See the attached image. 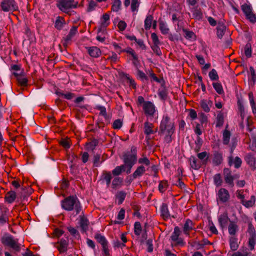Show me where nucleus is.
Returning a JSON list of instances; mask_svg holds the SVG:
<instances>
[{"instance_id": "1", "label": "nucleus", "mask_w": 256, "mask_h": 256, "mask_svg": "<svg viewBox=\"0 0 256 256\" xmlns=\"http://www.w3.org/2000/svg\"><path fill=\"white\" fill-rule=\"evenodd\" d=\"M174 131V122L167 115H164L160 126V134L165 135V141L169 143L172 141V136Z\"/></svg>"}, {"instance_id": "2", "label": "nucleus", "mask_w": 256, "mask_h": 256, "mask_svg": "<svg viewBox=\"0 0 256 256\" xmlns=\"http://www.w3.org/2000/svg\"><path fill=\"white\" fill-rule=\"evenodd\" d=\"M60 204L62 209L66 211L74 210L76 215L79 214L82 209L78 198L74 196L66 197L61 201Z\"/></svg>"}, {"instance_id": "3", "label": "nucleus", "mask_w": 256, "mask_h": 256, "mask_svg": "<svg viewBox=\"0 0 256 256\" xmlns=\"http://www.w3.org/2000/svg\"><path fill=\"white\" fill-rule=\"evenodd\" d=\"M124 165H126V173L128 174L131 172L132 166L135 164L137 160L136 148L135 147H132L131 148V153H126L124 155Z\"/></svg>"}, {"instance_id": "4", "label": "nucleus", "mask_w": 256, "mask_h": 256, "mask_svg": "<svg viewBox=\"0 0 256 256\" xmlns=\"http://www.w3.org/2000/svg\"><path fill=\"white\" fill-rule=\"evenodd\" d=\"M78 4V2L74 0H59L56 6L62 12L68 14L70 10L76 8Z\"/></svg>"}, {"instance_id": "5", "label": "nucleus", "mask_w": 256, "mask_h": 256, "mask_svg": "<svg viewBox=\"0 0 256 256\" xmlns=\"http://www.w3.org/2000/svg\"><path fill=\"white\" fill-rule=\"evenodd\" d=\"M2 242L5 246H8L19 252L20 250V244L18 242V240L14 238L13 236L8 234L2 238Z\"/></svg>"}, {"instance_id": "6", "label": "nucleus", "mask_w": 256, "mask_h": 256, "mask_svg": "<svg viewBox=\"0 0 256 256\" xmlns=\"http://www.w3.org/2000/svg\"><path fill=\"white\" fill-rule=\"evenodd\" d=\"M18 6L15 0H0V10L12 12L18 10Z\"/></svg>"}, {"instance_id": "7", "label": "nucleus", "mask_w": 256, "mask_h": 256, "mask_svg": "<svg viewBox=\"0 0 256 256\" xmlns=\"http://www.w3.org/2000/svg\"><path fill=\"white\" fill-rule=\"evenodd\" d=\"M241 9L246 19L252 23L256 22V15L252 12V8L250 4H244L241 6Z\"/></svg>"}, {"instance_id": "8", "label": "nucleus", "mask_w": 256, "mask_h": 256, "mask_svg": "<svg viewBox=\"0 0 256 256\" xmlns=\"http://www.w3.org/2000/svg\"><path fill=\"white\" fill-rule=\"evenodd\" d=\"M230 198L228 191L224 188H220L216 193V200L218 202L225 203Z\"/></svg>"}, {"instance_id": "9", "label": "nucleus", "mask_w": 256, "mask_h": 256, "mask_svg": "<svg viewBox=\"0 0 256 256\" xmlns=\"http://www.w3.org/2000/svg\"><path fill=\"white\" fill-rule=\"evenodd\" d=\"M142 106L144 112L147 116H153L156 112L154 104L150 101H146Z\"/></svg>"}, {"instance_id": "10", "label": "nucleus", "mask_w": 256, "mask_h": 256, "mask_svg": "<svg viewBox=\"0 0 256 256\" xmlns=\"http://www.w3.org/2000/svg\"><path fill=\"white\" fill-rule=\"evenodd\" d=\"M224 181L230 186L233 187L234 186V177L232 174L231 171L228 168L224 170Z\"/></svg>"}, {"instance_id": "11", "label": "nucleus", "mask_w": 256, "mask_h": 256, "mask_svg": "<svg viewBox=\"0 0 256 256\" xmlns=\"http://www.w3.org/2000/svg\"><path fill=\"white\" fill-rule=\"evenodd\" d=\"M110 20V16L105 14L102 15L101 19V23L100 28L98 29V32L104 34L105 32V28L109 24L108 22Z\"/></svg>"}, {"instance_id": "12", "label": "nucleus", "mask_w": 256, "mask_h": 256, "mask_svg": "<svg viewBox=\"0 0 256 256\" xmlns=\"http://www.w3.org/2000/svg\"><path fill=\"white\" fill-rule=\"evenodd\" d=\"M239 230V228L236 222L230 220L228 226V232L231 236H235Z\"/></svg>"}, {"instance_id": "13", "label": "nucleus", "mask_w": 256, "mask_h": 256, "mask_svg": "<svg viewBox=\"0 0 256 256\" xmlns=\"http://www.w3.org/2000/svg\"><path fill=\"white\" fill-rule=\"evenodd\" d=\"M88 54L93 58H98L102 54L101 50L96 46H90L86 48Z\"/></svg>"}, {"instance_id": "14", "label": "nucleus", "mask_w": 256, "mask_h": 256, "mask_svg": "<svg viewBox=\"0 0 256 256\" xmlns=\"http://www.w3.org/2000/svg\"><path fill=\"white\" fill-rule=\"evenodd\" d=\"M96 108L98 110L100 111V114L102 116L104 119H105V122L104 124H108L110 122V118L108 115L106 108L104 106H100V105H97L96 106Z\"/></svg>"}, {"instance_id": "15", "label": "nucleus", "mask_w": 256, "mask_h": 256, "mask_svg": "<svg viewBox=\"0 0 256 256\" xmlns=\"http://www.w3.org/2000/svg\"><path fill=\"white\" fill-rule=\"evenodd\" d=\"M242 160L238 156L233 158L232 156L228 157V164L230 166L234 165L236 168H239L242 164Z\"/></svg>"}, {"instance_id": "16", "label": "nucleus", "mask_w": 256, "mask_h": 256, "mask_svg": "<svg viewBox=\"0 0 256 256\" xmlns=\"http://www.w3.org/2000/svg\"><path fill=\"white\" fill-rule=\"evenodd\" d=\"M112 178V176L110 172L105 171L103 172L100 176V180L102 182H106L108 187L110 184Z\"/></svg>"}, {"instance_id": "17", "label": "nucleus", "mask_w": 256, "mask_h": 256, "mask_svg": "<svg viewBox=\"0 0 256 256\" xmlns=\"http://www.w3.org/2000/svg\"><path fill=\"white\" fill-rule=\"evenodd\" d=\"M68 244V238H62L59 242L58 250L61 252H65L67 250Z\"/></svg>"}, {"instance_id": "18", "label": "nucleus", "mask_w": 256, "mask_h": 256, "mask_svg": "<svg viewBox=\"0 0 256 256\" xmlns=\"http://www.w3.org/2000/svg\"><path fill=\"white\" fill-rule=\"evenodd\" d=\"M200 106L202 110L206 112L210 111V108L212 105V102L210 100H202L200 102Z\"/></svg>"}, {"instance_id": "19", "label": "nucleus", "mask_w": 256, "mask_h": 256, "mask_svg": "<svg viewBox=\"0 0 256 256\" xmlns=\"http://www.w3.org/2000/svg\"><path fill=\"white\" fill-rule=\"evenodd\" d=\"M77 32V27L76 26H72L68 34L64 38V44H67L68 42L71 40L72 38L76 35Z\"/></svg>"}, {"instance_id": "20", "label": "nucleus", "mask_w": 256, "mask_h": 256, "mask_svg": "<svg viewBox=\"0 0 256 256\" xmlns=\"http://www.w3.org/2000/svg\"><path fill=\"white\" fill-rule=\"evenodd\" d=\"M223 160L222 154L221 152L215 151L214 153V158L212 160L213 163L218 166L220 164Z\"/></svg>"}, {"instance_id": "21", "label": "nucleus", "mask_w": 256, "mask_h": 256, "mask_svg": "<svg viewBox=\"0 0 256 256\" xmlns=\"http://www.w3.org/2000/svg\"><path fill=\"white\" fill-rule=\"evenodd\" d=\"M161 216L164 219H168L170 217V214L168 206L166 204H162L160 206Z\"/></svg>"}, {"instance_id": "22", "label": "nucleus", "mask_w": 256, "mask_h": 256, "mask_svg": "<svg viewBox=\"0 0 256 256\" xmlns=\"http://www.w3.org/2000/svg\"><path fill=\"white\" fill-rule=\"evenodd\" d=\"M66 24V22L63 18L58 16L54 22V27L58 30H61Z\"/></svg>"}, {"instance_id": "23", "label": "nucleus", "mask_w": 256, "mask_h": 256, "mask_svg": "<svg viewBox=\"0 0 256 256\" xmlns=\"http://www.w3.org/2000/svg\"><path fill=\"white\" fill-rule=\"evenodd\" d=\"M189 161L191 167L194 170H198L200 168V163L194 156H191L189 158Z\"/></svg>"}, {"instance_id": "24", "label": "nucleus", "mask_w": 256, "mask_h": 256, "mask_svg": "<svg viewBox=\"0 0 256 256\" xmlns=\"http://www.w3.org/2000/svg\"><path fill=\"white\" fill-rule=\"evenodd\" d=\"M126 165H120V166H116L112 170V174L114 176H118L120 175L122 172L126 170Z\"/></svg>"}, {"instance_id": "25", "label": "nucleus", "mask_w": 256, "mask_h": 256, "mask_svg": "<svg viewBox=\"0 0 256 256\" xmlns=\"http://www.w3.org/2000/svg\"><path fill=\"white\" fill-rule=\"evenodd\" d=\"M145 172V168L143 166H140L137 168L136 170L133 173L132 177L134 178H137L140 177L143 175Z\"/></svg>"}, {"instance_id": "26", "label": "nucleus", "mask_w": 256, "mask_h": 256, "mask_svg": "<svg viewBox=\"0 0 256 256\" xmlns=\"http://www.w3.org/2000/svg\"><path fill=\"white\" fill-rule=\"evenodd\" d=\"M226 27L224 24L221 23H218V26H217L216 34L217 36L219 38H222L224 34V32Z\"/></svg>"}, {"instance_id": "27", "label": "nucleus", "mask_w": 256, "mask_h": 256, "mask_svg": "<svg viewBox=\"0 0 256 256\" xmlns=\"http://www.w3.org/2000/svg\"><path fill=\"white\" fill-rule=\"evenodd\" d=\"M224 122V115L221 112L219 111L216 118V127L222 126Z\"/></svg>"}, {"instance_id": "28", "label": "nucleus", "mask_w": 256, "mask_h": 256, "mask_svg": "<svg viewBox=\"0 0 256 256\" xmlns=\"http://www.w3.org/2000/svg\"><path fill=\"white\" fill-rule=\"evenodd\" d=\"M80 224L82 228V230L83 232H86L88 230L89 222L86 218L84 217L81 218L80 221Z\"/></svg>"}, {"instance_id": "29", "label": "nucleus", "mask_w": 256, "mask_h": 256, "mask_svg": "<svg viewBox=\"0 0 256 256\" xmlns=\"http://www.w3.org/2000/svg\"><path fill=\"white\" fill-rule=\"evenodd\" d=\"M238 239L235 236H230V246L232 250H236L238 248Z\"/></svg>"}, {"instance_id": "30", "label": "nucleus", "mask_w": 256, "mask_h": 256, "mask_svg": "<svg viewBox=\"0 0 256 256\" xmlns=\"http://www.w3.org/2000/svg\"><path fill=\"white\" fill-rule=\"evenodd\" d=\"M16 198V194L14 191H10L8 192L6 196V200L9 203L13 202Z\"/></svg>"}, {"instance_id": "31", "label": "nucleus", "mask_w": 256, "mask_h": 256, "mask_svg": "<svg viewBox=\"0 0 256 256\" xmlns=\"http://www.w3.org/2000/svg\"><path fill=\"white\" fill-rule=\"evenodd\" d=\"M245 160L248 164L250 166L254 167L256 164V158L253 155L250 154H247L245 157Z\"/></svg>"}, {"instance_id": "32", "label": "nucleus", "mask_w": 256, "mask_h": 256, "mask_svg": "<svg viewBox=\"0 0 256 256\" xmlns=\"http://www.w3.org/2000/svg\"><path fill=\"white\" fill-rule=\"evenodd\" d=\"M152 124L148 122H146L144 124V132L146 135H150L154 134V132L152 130Z\"/></svg>"}, {"instance_id": "33", "label": "nucleus", "mask_w": 256, "mask_h": 256, "mask_svg": "<svg viewBox=\"0 0 256 256\" xmlns=\"http://www.w3.org/2000/svg\"><path fill=\"white\" fill-rule=\"evenodd\" d=\"M123 178L120 177H115L112 181V186L113 188H116L122 186Z\"/></svg>"}, {"instance_id": "34", "label": "nucleus", "mask_w": 256, "mask_h": 256, "mask_svg": "<svg viewBox=\"0 0 256 256\" xmlns=\"http://www.w3.org/2000/svg\"><path fill=\"white\" fill-rule=\"evenodd\" d=\"M153 21V16L151 14H148L144 20V28L146 30H150L152 26Z\"/></svg>"}, {"instance_id": "35", "label": "nucleus", "mask_w": 256, "mask_h": 256, "mask_svg": "<svg viewBox=\"0 0 256 256\" xmlns=\"http://www.w3.org/2000/svg\"><path fill=\"white\" fill-rule=\"evenodd\" d=\"M231 134L230 131L225 130L222 134V142L224 144H228L230 142Z\"/></svg>"}, {"instance_id": "36", "label": "nucleus", "mask_w": 256, "mask_h": 256, "mask_svg": "<svg viewBox=\"0 0 256 256\" xmlns=\"http://www.w3.org/2000/svg\"><path fill=\"white\" fill-rule=\"evenodd\" d=\"M192 228V222L190 220H187L184 224L183 230L185 234H188V232Z\"/></svg>"}, {"instance_id": "37", "label": "nucleus", "mask_w": 256, "mask_h": 256, "mask_svg": "<svg viewBox=\"0 0 256 256\" xmlns=\"http://www.w3.org/2000/svg\"><path fill=\"white\" fill-rule=\"evenodd\" d=\"M140 0H132L130 8L133 12H136L134 14L138 12L140 4Z\"/></svg>"}, {"instance_id": "38", "label": "nucleus", "mask_w": 256, "mask_h": 256, "mask_svg": "<svg viewBox=\"0 0 256 256\" xmlns=\"http://www.w3.org/2000/svg\"><path fill=\"white\" fill-rule=\"evenodd\" d=\"M126 196V193L124 191L118 192L116 194V198L118 204H122Z\"/></svg>"}, {"instance_id": "39", "label": "nucleus", "mask_w": 256, "mask_h": 256, "mask_svg": "<svg viewBox=\"0 0 256 256\" xmlns=\"http://www.w3.org/2000/svg\"><path fill=\"white\" fill-rule=\"evenodd\" d=\"M252 46L249 42L247 43L244 47V54L246 58H249L252 56Z\"/></svg>"}, {"instance_id": "40", "label": "nucleus", "mask_w": 256, "mask_h": 256, "mask_svg": "<svg viewBox=\"0 0 256 256\" xmlns=\"http://www.w3.org/2000/svg\"><path fill=\"white\" fill-rule=\"evenodd\" d=\"M183 32H184V37L190 40H196V35L192 31L188 30L186 29H183Z\"/></svg>"}, {"instance_id": "41", "label": "nucleus", "mask_w": 256, "mask_h": 256, "mask_svg": "<svg viewBox=\"0 0 256 256\" xmlns=\"http://www.w3.org/2000/svg\"><path fill=\"white\" fill-rule=\"evenodd\" d=\"M160 29L163 34H168L170 30L167 24L163 22L160 23Z\"/></svg>"}, {"instance_id": "42", "label": "nucleus", "mask_w": 256, "mask_h": 256, "mask_svg": "<svg viewBox=\"0 0 256 256\" xmlns=\"http://www.w3.org/2000/svg\"><path fill=\"white\" fill-rule=\"evenodd\" d=\"M94 238L102 244V246L108 243V241L106 239L105 237L100 234H96L94 236Z\"/></svg>"}, {"instance_id": "43", "label": "nucleus", "mask_w": 256, "mask_h": 256, "mask_svg": "<svg viewBox=\"0 0 256 256\" xmlns=\"http://www.w3.org/2000/svg\"><path fill=\"white\" fill-rule=\"evenodd\" d=\"M121 4L122 3L120 0H114L112 6V10L115 12H118L120 8Z\"/></svg>"}, {"instance_id": "44", "label": "nucleus", "mask_w": 256, "mask_h": 256, "mask_svg": "<svg viewBox=\"0 0 256 256\" xmlns=\"http://www.w3.org/2000/svg\"><path fill=\"white\" fill-rule=\"evenodd\" d=\"M180 232V231L178 227H175L174 228V231L171 236V239L173 242L178 240V238H179Z\"/></svg>"}, {"instance_id": "45", "label": "nucleus", "mask_w": 256, "mask_h": 256, "mask_svg": "<svg viewBox=\"0 0 256 256\" xmlns=\"http://www.w3.org/2000/svg\"><path fill=\"white\" fill-rule=\"evenodd\" d=\"M255 202H256L255 196H252L250 200H244V202L242 204L248 208V207L252 206L255 203Z\"/></svg>"}, {"instance_id": "46", "label": "nucleus", "mask_w": 256, "mask_h": 256, "mask_svg": "<svg viewBox=\"0 0 256 256\" xmlns=\"http://www.w3.org/2000/svg\"><path fill=\"white\" fill-rule=\"evenodd\" d=\"M212 86L216 91L220 94L224 93L222 86L220 82H214Z\"/></svg>"}, {"instance_id": "47", "label": "nucleus", "mask_w": 256, "mask_h": 256, "mask_svg": "<svg viewBox=\"0 0 256 256\" xmlns=\"http://www.w3.org/2000/svg\"><path fill=\"white\" fill-rule=\"evenodd\" d=\"M214 182L216 186H220L222 184V179L220 174H216L214 176Z\"/></svg>"}, {"instance_id": "48", "label": "nucleus", "mask_w": 256, "mask_h": 256, "mask_svg": "<svg viewBox=\"0 0 256 256\" xmlns=\"http://www.w3.org/2000/svg\"><path fill=\"white\" fill-rule=\"evenodd\" d=\"M228 218L226 215H221L218 218V222L221 226H225L228 221Z\"/></svg>"}, {"instance_id": "49", "label": "nucleus", "mask_w": 256, "mask_h": 256, "mask_svg": "<svg viewBox=\"0 0 256 256\" xmlns=\"http://www.w3.org/2000/svg\"><path fill=\"white\" fill-rule=\"evenodd\" d=\"M192 14L194 18L198 20H202V13L200 10H194L193 11Z\"/></svg>"}, {"instance_id": "50", "label": "nucleus", "mask_w": 256, "mask_h": 256, "mask_svg": "<svg viewBox=\"0 0 256 256\" xmlns=\"http://www.w3.org/2000/svg\"><path fill=\"white\" fill-rule=\"evenodd\" d=\"M134 234L136 236H139L140 234L142 231V228L140 223V222H137L134 223Z\"/></svg>"}, {"instance_id": "51", "label": "nucleus", "mask_w": 256, "mask_h": 256, "mask_svg": "<svg viewBox=\"0 0 256 256\" xmlns=\"http://www.w3.org/2000/svg\"><path fill=\"white\" fill-rule=\"evenodd\" d=\"M18 83L22 86H26L28 82L27 78L24 75H21L20 76H18L17 79Z\"/></svg>"}, {"instance_id": "52", "label": "nucleus", "mask_w": 256, "mask_h": 256, "mask_svg": "<svg viewBox=\"0 0 256 256\" xmlns=\"http://www.w3.org/2000/svg\"><path fill=\"white\" fill-rule=\"evenodd\" d=\"M97 6V4L96 3L92 0H90L89 3H88V8H87V12H91L93 10H94L96 8V7Z\"/></svg>"}, {"instance_id": "53", "label": "nucleus", "mask_w": 256, "mask_h": 256, "mask_svg": "<svg viewBox=\"0 0 256 256\" xmlns=\"http://www.w3.org/2000/svg\"><path fill=\"white\" fill-rule=\"evenodd\" d=\"M209 76L211 80H217L218 78V76L217 74V72L216 70L212 69L210 72H209Z\"/></svg>"}, {"instance_id": "54", "label": "nucleus", "mask_w": 256, "mask_h": 256, "mask_svg": "<svg viewBox=\"0 0 256 256\" xmlns=\"http://www.w3.org/2000/svg\"><path fill=\"white\" fill-rule=\"evenodd\" d=\"M8 216L7 214L5 213H2L0 216V226H3L6 222H8Z\"/></svg>"}, {"instance_id": "55", "label": "nucleus", "mask_w": 256, "mask_h": 256, "mask_svg": "<svg viewBox=\"0 0 256 256\" xmlns=\"http://www.w3.org/2000/svg\"><path fill=\"white\" fill-rule=\"evenodd\" d=\"M138 162L140 164H144L146 166H148L150 164V161L146 156L140 158Z\"/></svg>"}, {"instance_id": "56", "label": "nucleus", "mask_w": 256, "mask_h": 256, "mask_svg": "<svg viewBox=\"0 0 256 256\" xmlns=\"http://www.w3.org/2000/svg\"><path fill=\"white\" fill-rule=\"evenodd\" d=\"M195 144H196V148L195 150L196 152H198L202 144V139L199 136H198L195 141Z\"/></svg>"}, {"instance_id": "57", "label": "nucleus", "mask_w": 256, "mask_h": 256, "mask_svg": "<svg viewBox=\"0 0 256 256\" xmlns=\"http://www.w3.org/2000/svg\"><path fill=\"white\" fill-rule=\"evenodd\" d=\"M59 96L64 97V98L66 100H72L75 96L74 94L72 92H67L66 94L60 93Z\"/></svg>"}, {"instance_id": "58", "label": "nucleus", "mask_w": 256, "mask_h": 256, "mask_svg": "<svg viewBox=\"0 0 256 256\" xmlns=\"http://www.w3.org/2000/svg\"><path fill=\"white\" fill-rule=\"evenodd\" d=\"M255 244V236H250L248 239V246L250 250H254Z\"/></svg>"}, {"instance_id": "59", "label": "nucleus", "mask_w": 256, "mask_h": 256, "mask_svg": "<svg viewBox=\"0 0 256 256\" xmlns=\"http://www.w3.org/2000/svg\"><path fill=\"white\" fill-rule=\"evenodd\" d=\"M122 124V122L120 119L116 120L114 121L112 126L114 129H120Z\"/></svg>"}, {"instance_id": "60", "label": "nucleus", "mask_w": 256, "mask_h": 256, "mask_svg": "<svg viewBox=\"0 0 256 256\" xmlns=\"http://www.w3.org/2000/svg\"><path fill=\"white\" fill-rule=\"evenodd\" d=\"M126 78L128 80V82L130 86H132L133 88H136V84L134 79H132L128 74L126 75Z\"/></svg>"}, {"instance_id": "61", "label": "nucleus", "mask_w": 256, "mask_h": 256, "mask_svg": "<svg viewBox=\"0 0 256 256\" xmlns=\"http://www.w3.org/2000/svg\"><path fill=\"white\" fill-rule=\"evenodd\" d=\"M100 156L99 154H96L94 156V165L96 167H98L100 166Z\"/></svg>"}, {"instance_id": "62", "label": "nucleus", "mask_w": 256, "mask_h": 256, "mask_svg": "<svg viewBox=\"0 0 256 256\" xmlns=\"http://www.w3.org/2000/svg\"><path fill=\"white\" fill-rule=\"evenodd\" d=\"M160 44H153L151 48L152 50L155 52L157 55L160 56L162 54V52L159 47Z\"/></svg>"}, {"instance_id": "63", "label": "nucleus", "mask_w": 256, "mask_h": 256, "mask_svg": "<svg viewBox=\"0 0 256 256\" xmlns=\"http://www.w3.org/2000/svg\"><path fill=\"white\" fill-rule=\"evenodd\" d=\"M146 245L147 246V252H152L153 251L152 240L150 239L147 240Z\"/></svg>"}, {"instance_id": "64", "label": "nucleus", "mask_w": 256, "mask_h": 256, "mask_svg": "<svg viewBox=\"0 0 256 256\" xmlns=\"http://www.w3.org/2000/svg\"><path fill=\"white\" fill-rule=\"evenodd\" d=\"M151 38L154 44H160V41L158 38V36L156 33H152L151 34Z\"/></svg>"}]
</instances>
